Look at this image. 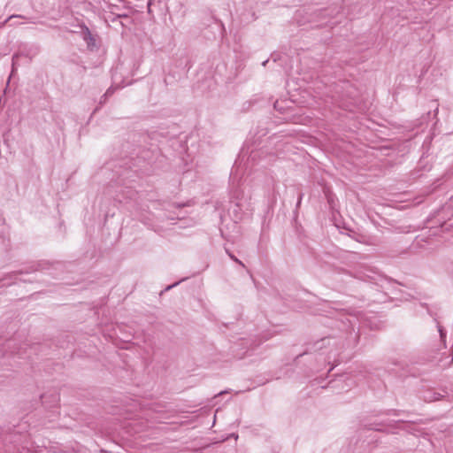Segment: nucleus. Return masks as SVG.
<instances>
[{
	"instance_id": "nucleus-1",
	"label": "nucleus",
	"mask_w": 453,
	"mask_h": 453,
	"mask_svg": "<svg viewBox=\"0 0 453 453\" xmlns=\"http://www.w3.org/2000/svg\"><path fill=\"white\" fill-rule=\"evenodd\" d=\"M107 4V9L109 10V15L105 17L106 21H111V23L118 22L122 27H125L123 22L119 21V19H127L129 18L128 12H123L122 10L131 11L130 3L127 2V0H103Z\"/></svg>"
},
{
	"instance_id": "nucleus-2",
	"label": "nucleus",
	"mask_w": 453,
	"mask_h": 453,
	"mask_svg": "<svg viewBox=\"0 0 453 453\" xmlns=\"http://www.w3.org/2000/svg\"><path fill=\"white\" fill-rule=\"evenodd\" d=\"M81 35L87 44L88 50L96 51L100 48L99 37L97 35L92 34L86 25L81 26Z\"/></svg>"
},
{
	"instance_id": "nucleus-3",
	"label": "nucleus",
	"mask_w": 453,
	"mask_h": 453,
	"mask_svg": "<svg viewBox=\"0 0 453 453\" xmlns=\"http://www.w3.org/2000/svg\"><path fill=\"white\" fill-rule=\"evenodd\" d=\"M47 265L48 264H46V263H37L36 265L30 266L29 271L24 272L21 270V271L12 272V273L7 274L4 278L0 280V288L5 287V286H10L12 283H14L15 280H17V276L19 274L28 273L30 272L44 270L46 268L45 266Z\"/></svg>"
},
{
	"instance_id": "nucleus-4",
	"label": "nucleus",
	"mask_w": 453,
	"mask_h": 453,
	"mask_svg": "<svg viewBox=\"0 0 453 453\" xmlns=\"http://www.w3.org/2000/svg\"><path fill=\"white\" fill-rule=\"evenodd\" d=\"M326 341V338H322L319 341L316 342L313 345L314 349H320L325 346V342Z\"/></svg>"
},
{
	"instance_id": "nucleus-5",
	"label": "nucleus",
	"mask_w": 453,
	"mask_h": 453,
	"mask_svg": "<svg viewBox=\"0 0 453 453\" xmlns=\"http://www.w3.org/2000/svg\"><path fill=\"white\" fill-rule=\"evenodd\" d=\"M228 256L230 257V258L234 261L235 263L239 264L240 265H242V267H244V264L239 260L234 255H233L232 253H230L228 250H226Z\"/></svg>"
},
{
	"instance_id": "nucleus-6",
	"label": "nucleus",
	"mask_w": 453,
	"mask_h": 453,
	"mask_svg": "<svg viewBox=\"0 0 453 453\" xmlns=\"http://www.w3.org/2000/svg\"><path fill=\"white\" fill-rule=\"evenodd\" d=\"M438 331H439V334H440L441 340L442 342H445L446 334H447L446 331L441 326H438Z\"/></svg>"
},
{
	"instance_id": "nucleus-7",
	"label": "nucleus",
	"mask_w": 453,
	"mask_h": 453,
	"mask_svg": "<svg viewBox=\"0 0 453 453\" xmlns=\"http://www.w3.org/2000/svg\"><path fill=\"white\" fill-rule=\"evenodd\" d=\"M183 280H180L179 281H176L174 282L173 284L172 285H168L165 288V289L163 291H161V294H163L164 292H166V291H169L170 289H172L173 288L176 287L177 285L180 284V282H181Z\"/></svg>"
},
{
	"instance_id": "nucleus-8",
	"label": "nucleus",
	"mask_w": 453,
	"mask_h": 453,
	"mask_svg": "<svg viewBox=\"0 0 453 453\" xmlns=\"http://www.w3.org/2000/svg\"><path fill=\"white\" fill-rule=\"evenodd\" d=\"M111 88H109V89L105 92V94L102 96L101 101H100V104H103L104 102H105V100H106L107 96H108L109 95H111Z\"/></svg>"
},
{
	"instance_id": "nucleus-9",
	"label": "nucleus",
	"mask_w": 453,
	"mask_h": 453,
	"mask_svg": "<svg viewBox=\"0 0 453 453\" xmlns=\"http://www.w3.org/2000/svg\"><path fill=\"white\" fill-rule=\"evenodd\" d=\"M19 58L18 54L13 55L12 57V72L14 71L15 65H17V59Z\"/></svg>"
},
{
	"instance_id": "nucleus-10",
	"label": "nucleus",
	"mask_w": 453,
	"mask_h": 453,
	"mask_svg": "<svg viewBox=\"0 0 453 453\" xmlns=\"http://www.w3.org/2000/svg\"><path fill=\"white\" fill-rule=\"evenodd\" d=\"M452 205V203L450 204H447L446 206H443L441 211H440V214L441 213H444L447 210H449Z\"/></svg>"
},
{
	"instance_id": "nucleus-11",
	"label": "nucleus",
	"mask_w": 453,
	"mask_h": 453,
	"mask_svg": "<svg viewBox=\"0 0 453 453\" xmlns=\"http://www.w3.org/2000/svg\"><path fill=\"white\" fill-rule=\"evenodd\" d=\"M14 18H22V16H21V15H11V16H10V17L5 20V22H6V21H8V20L12 19H14Z\"/></svg>"
},
{
	"instance_id": "nucleus-12",
	"label": "nucleus",
	"mask_w": 453,
	"mask_h": 453,
	"mask_svg": "<svg viewBox=\"0 0 453 453\" xmlns=\"http://www.w3.org/2000/svg\"><path fill=\"white\" fill-rule=\"evenodd\" d=\"M133 195H134V190L128 189L127 190V197L132 198Z\"/></svg>"
},
{
	"instance_id": "nucleus-13",
	"label": "nucleus",
	"mask_w": 453,
	"mask_h": 453,
	"mask_svg": "<svg viewBox=\"0 0 453 453\" xmlns=\"http://www.w3.org/2000/svg\"><path fill=\"white\" fill-rule=\"evenodd\" d=\"M303 198V194H299L296 206H299Z\"/></svg>"
},
{
	"instance_id": "nucleus-14",
	"label": "nucleus",
	"mask_w": 453,
	"mask_h": 453,
	"mask_svg": "<svg viewBox=\"0 0 453 453\" xmlns=\"http://www.w3.org/2000/svg\"><path fill=\"white\" fill-rule=\"evenodd\" d=\"M274 108H275L276 110L281 111V108H280V107H279V102H278V101H276V102L274 103Z\"/></svg>"
},
{
	"instance_id": "nucleus-15",
	"label": "nucleus",
	"mask_w": 453,
	"mask_h": 453,
	"mask_svg": "<svg viewBox=\"0 0 453 453\" xmlns=\"http://www.w3.org/2000/svg\"><path fill=\"white\" fill-rule=\"evenodd\" d=\"M441 399V395L440 394H434V396L433 398V400H439Z\"/></svg>"
},
{
	"instance_id": "nucleus-16",
	"label": "nucleus",
	"mask_w": 453,
	"mask_h": 453,
	"mask_svg": "<svg viewBox=\"0 0 453 453\" xmlns=\"http://www.w3.org/2000/svg\"><path fill=\"white\" fill-rule=\"evenodd\" d=\"M389 412H392L394 415H398L399 411L393 410V411H389Z\"/></svg>"
},
{
	"instance_id": "nucleus-17",
	"label": "nucleus",
	"mask_w": 453,
	"mask_h": 453,
	"mask_svg": "<svg viewBox=\"0 0 453 453\" xmlns=\"http://www.w3.org/2000/svg\"><path fill=\"white\" fill-rule=\"evenodd\" d=\"M409 422H404V421H402V420H397L395 421V424H408Z\"/></svg>"
},
{
	"instance_id": "nucleus-18",
	"label": "nucleus",
	"mask_w": 453,
	"mask_h": 453,
	"mask_svg": "<svg viewBox=\"0 0 453 453\" xmlns=\"http://www.w3.org/2000/svg\"><path fill=\"white\" fill-rule=\"evenodd\" d=\"M370 429H374V430H376V431H382V429H381V428H379V427H371Z\"/></svg>"
},
{
	"instance_id": "nucleus-19",
	"label": "nucleus",
	"mask_w": 453,
	"mask_h": 453,
	"mask_svg": "<svg viewBox=\"0 0 453 453\" xmlns=\"http://www.w3.org/2000/svg\"><path fill=\"white\" fill-rule=\"evenodd\" d=\"M441 227H444V226H445V227L447 228V226H446V222L444 221L443 223H441Z\"/></svg>"
},
{
	"instance_id": "nucleus-20",
	"label": "nucleus",
	"mask_w": 453,
	"mask_h": 453,
	"mask_svg": "<svg viewBox=\"0 0 453 453\" xmlns=\"http://www.w3.org/2000/svg\"><path fill=\"white\" fill-rule=\"evenodd\" d=\"M438 113V107H436V109L434 110V116H436Z\"/></svg>"
},
{
	"instance_id": "nucleus-21",
	"label": "nucleus",
	"mask_w": 453,
	"mask_h": 453,
	"mask_svg": "<svg viewBox=\"0 0 453 453\" xmlns=\"http://www.w3.org/2000/svg\"><path fill=\"white\" fill-rule=\"evenodd\" d=\"M346 277H347L348 279H351V278H352V276H351L350 274H346Z\"/></svg>"
},
{
	"instance_id": "nucleus-22",
	"label": "nucleus",
	"mask_w": 453,
	"mask_h": 453,
	"mask_svg": "<svg viewBox=\"0 0 453 453\" xmlns=\"http://www.w3.org/2000/svg\"><path fill=\"white\" fill-rule=\"evenodd\" d=\"M268 63V59L263 62V65H265Z\"/></svg>"
},
{
	"instance_id": "nucleus-23",
	"label": "nucleus",
	"mask_w": 453,
	"mask_h": 453,
	"mask_svg": "<svg viewBox=\"0 0 453 453\" xmlns=\"http://www.w3.org/2000/svg\"><path fill=\"white\" fill-rule=\"evenodd\" d=\"M367 278L370 279V280H373L374 279L372 276H370V275H368Z\"/></svg>"
},
{
	"instance_id": "nucleus-24",
	"label": "nucleus",
	"mask_w": 453,
	"mask_h": 453,
	"mask_svg": "<svg viewBox=\"0 0 453 453\" xmlns=\"http://www.w3.org/2000/svg\"><path fill=\"white\" fill-rule=\"evenodd\" d=\"M226 391H221L219 395H222V394H225Z\"/></svg>"
}]
</instances>
